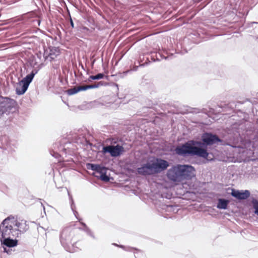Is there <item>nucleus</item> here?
I'll use <instances>...</instances> for the list:
<instances>
[{
  "mask_svg": "<svg viewBox=\"0 0 258 258\" xmlns=\"http://www.w3.org/2000/svg\"><path fill=\"white\" fill-rule=\"evenodd\" d=\"M74 226L64 228L60 235V242L66 249L70 252H75L79 249L78 242L80 241V229Z\"/></svg>",
  "mask_w": 258,
  "mask_h": 258,
  "instance_id": "nucleus-1",
  "label": "nucleus"
},
{
  "mask_svg": "<svg viewBox=\"0 0 258 258\" xmlns=\"http://www.w3.org/2000/svg\"><path fill=\"white\" fill-rule=\"evenodd\" d=\"M166 176L170 181L178 184L184 180L195 177V169L191 165L177 164L167 171Z\"/></svg>",
  "mask_w": 258,
  "mask_h": 258,
  "instance_id": "nucleus-2",
  "label": "nucleus"
},
{
  "mask_svg": "<svg viewBox=\"0 0 258 258\" xmlns=\"http://www.w3.org/2000/svg\"><path fill=\"white\" fill-rule=\"evenodd\" d=\"M168 166L169 163L167 161L157 158L138 168L137 171L139 174L142 175H151L160 173Z\"/></svg>",
  "mask_w": 258,
  "mask_h": 258,
  "instance_id": "nucleus-3",
  "label": "nucleus"
},
{
  "mask_svg": "<svg viewBox=\"0 0 258 258\" xmlns=\"http://www.w3.org/2000/svg\"><path fill=\"white\" fill-rule=\"evenodd\" d=\"M178 155H185L190 154L197 155L199 157L207 159L209 153L207 150L192 146L190 143H186L182 146H178L175 149Z\"/></svg>",
  "mask_w": 258,
  "mask_h": 258,
  "instance_id": "nucleus-4",
  "label": "nucleus"
},
{
  "mask_svg": "<svg viewBox=\"0 0 258 258\" xmlns=\"http://www.w3.org/2000/svg\"><path fill=\"white\" fill-rule=\"evenodd\" d=\"M19 234L15 229L12 218L8 217L0 224L1 237H18Z\"/></svg>",
  "mask_w": 258,
  "mask_h": 258,
  "instance_id": "nucleus-5",
  "label": "nucleus"
},
{
  "mask_svg": "<svg viewBox=\"0 0 258 258\" xmlns=\"http://www.w3.org/2000/svg\"><path fill=\"white\" fill-rule=\"evenodd\" d=\"M36 73L37 71L33 70L30 74L27 75L19 82L16 89V93L18 95H22L26 91L30 83L32 82Z\"/></svg>",
  "mask_w": 258,
  "mask_h": 258,
  "instance_id": "nucleus-6",
  "label": "nucleus"
},
{
  "mask_svg": "<svg viewBox=\"0 0 258 258\" xmlns=\"http://www.w3.org/2000/svg\"><path fill=\"white\" fill-rule=\"evenodd\" d=\"M124 151L122 146L119 145L116 146H107L103 148V153H109L112 157H117Z\"/></svg>",
  "mask_w": 258,
  "mask_h": 258,
  "instance_id": "nucleus-7",
  "label": "nucleus"
},
{
  "mask_svg": "<svg viewBox=\"0 0 258 258\" xmlns=\"http://www.w3.org/2000/svg\"><path fill=\"white\" fill-rule=\"evenodd\" d=\"M12 221L14 223V226L17 232L20 233H24L28 230L29 226L25 220H17L14 217H12Z\"/></svg>",
  "mask_w": 258,
  "mask_h": 258,
  "instance_id": "nucleus-8",
  "label": "nucleus"
},
{
  "mask_svg": "<svg viewBox=\"0 0 258 258\" xmlns=\"http://www.w3.org/2000/svg\"><path fill=\"white\" fill-rule=\"evenodd\" d=\"M202 141L206 145H212L220 141L217 136L211 133H205L202 137Z\"/></svg>",
  "mask_w": 258,
  "mask_h": 258,
  "instance_id": "nucleus-9",
  "label": "nucleus"
},
{
  "mask_svg": "<svg viewBox=\"0 0 258 258\" xmlns=\"http://www.w3.org/2000/svg\"><path fill=\"white\" fill-rule=\"evenodd\" d=\"M231 195L237 200H246L250 196V192L247 190L239 191L232 189Z\"/></svg>",
  "mask_w": 258,
  "mask_h": 258,
  "instance_id": "nucleus-10",
  "label": "nucleus"
},
{
  "mask_svg": "<svg viewBox=\"0 0 258 258\" xmlns=\"http://www.w3.org/2000/svg\"><path fill=\"white\" fill-rule=\"evenodd\" d=\"M11 237H1V242L6 246L12 247L17 245L18 240L16 239H12L10 238Z\"/></svg>",
  "mask_w": 258,
  "mask_h": 258,
  "instance_id": "nucleus-11",
  "label": "nucleus"
},
{
  "mask_svg": "<svg viewBox=\"0 0 258 258\" xmlns=\"http://www.w3.org/2000/svg\"><path fill=\"white\" fill-rule=\"evenodd\" d=\"M60 53V49L58 47H49V52L47 57H49L50 60L54 59Z\"/></svg>",
  "mask_w": 258,
  "mask_h": 258,
  "instance_id": "nucleus-12",
  "label": "nucleus"
},
{
  "mask_svg": "<svg viewBox=\"0 0 258 258\" xmlns=\"http://www.w3.org/2000/svg\"><path fill=\"white\" fill-rule=\"evenodd\" d=\"M82 91H85V86H78L73 88L69 89L66 91L69 95H72Z\"/></svg>",
  "mask_w": 258,
  "mask_h": 258,
  "instance_id": "nucleus-13",
  "label": "nucleus"
},
{
  "mask_svg": "<svg viewBox=\"0 0 258 258\" xmlns=\"http://www.w3.org/2000/svg\"><path fill=\"white\" fill-rule=\"evenodd\" d=\"M89 166H91V169L96 171V173L100 174L103 172V171L106 170V168L102 167L99 165L89 164Z\"/></svg>",
  "mask_w": 258,
  "mask_h": 258,
  "instance_id": "nucleus-14",
  "label": "nucleus"
},
{
  "mask_svg": "<svg viewBox=\"0 0 258 258\" xmlns=\"http://www.w3.org/2000/svg\"><path fill=\"white\" fill-rule=\"evenodd\" d=\"M229 201L228 200L220 199L218 200L217 208L220 209H226Z\"/></svg>",
  "mask_w": 258,
  "mask_h": 258,
  "instance_id": "nucleus-15",
  "label": "nucleus"
},
{
  "mask_svg": "<svg viewBox=\"0 0 258 258\" xmlns=\"http://www.w3.org/2000/svg\"><path fill=\"white\" fill-rule=\"evenodd\" d=\"M96 177L100 178V179L104 181L107 182L109 180V177L106 175L105 170L103 171L102 173H100L99 175H95Z\"/></svg>",
  "mask_w": 258,
  "mask_h": 258,
  "instance_id": "nucleus-16",
  "label": "nucleus"
},
{
  "mask_svg": "<svg viewBox=\"0 0 258 258\" xmlns=\"http://www.w3.org/2000/svg\"><path fill=\"white\" fill-rule=\"evenodd\" d=\"M104 76L103 74H98L95 76H90L88 78V81L91 82L93 80H99L102 79Z\"/></svg>",
  "mask_w": 258,
  "mask_h": 258,
  "instance_id": "nucleus-17",
  "label": "nucleus"
},
{
  "mask_svg": "<svg viewBox=\"0 0 258 258\" xmlns=\"http://www.w3.org/2000/svg\"><path fill=\"white\" fill-rule=\"evenodd\" d=\"M252 203L253 207L255 209L254 213L258 215V201L256 200H253Z\"/></svg>",
  "mask_w": 258,
  "mask_h": 258,
  "instance_id": "nucleus-18",
  "label": "nucleus"
},
{
  "mask_svg": "<svg viewBox=\"0 0 258 258\" xmlns=\"http://www.w3.org/2000/svg\"><path fill=\"white\" fill-rule=\"evenodd\" d=\"M84 86H85V90L89 89H93V88H99V85L97 83L96 84H94L84 85Z\"/></svg>",
  "mask_w": 258,
  "mask_h": 258,
  "instance_id": "nucleus-19",
  "label": "nucleus"
},
{
  "mask_svg": "<svg viewBox=\"0 0 258 258\" xmlns=\"http://www.w3.org/2000/svg\"><path fill=\"white\" fill-rule=\"evenodd\" d=\"M3 104H4V103H1V104H2L1 106L2 107H6V108H7L8 109H11V107H12L11 105L9 104V103H7L6 105H3Z\"/></svg>",
  "mask_w": 258,
  "mask_h": 258,
  "instance_id": "nucleus-20",
  "label": "nucleus"
},
{
  "mask_svg": "<svg viewBox=\"0 0 258 258\" xmlns=\"http://www.w3.org/2000/svg\"><path fill=\"white\" fill-rule=\"evenodd\" d=\"M97 83L99 85V87H100V86H104L106 84V83H105L103 81H100L99 82H98Z\"/></svg>",
  "mask_w": 258,
  "mask_h": 258,
  "instance_id": "nucleus-21",
  "label": "nucleus"
},
{
  "mask_svg": "<svg viewBox=\"0 0 258 258\" xmlns=\"http://www.w3.org/2000/svg\"><path fill=\"white\" fill-rule=\"evenodd\" d=\"M71 26H72V27H74V23H73V21H72V19H71Z\"/></svg>",
  "mask_w": 258,
  "mask_h": 258,
  "instance_id": "nucleus-22",
  "label": "nucleus"
},
{
  "mask_svg": "<svg viewBox=\"0 0 258 258\" xmlns=\"http://www.w3.org/2000/svg\"><path fill=\"white\" fill-rule=\"evenodd\" d=\"M6 100H7V101H10V100L9 99H8V98H7V99H6Z\"/></svg>",
  "mask_w": 258,
  "mask_h": 258,
  "instance_id": "nucleus-23",
  "label": "nucleus"
}]
</instances>
